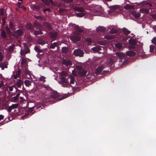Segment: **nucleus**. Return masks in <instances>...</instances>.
Here are the masks:
<instances>
[{
	"label": "nucleus",
	"instance_id": "nucleus-29",
	"mask_svg": "<svg viewBox=\"0 0 156 156\" xmlns=\"http://www.w3.org/2000/svg\"><path fill=\"white\" fill-rule=\"evenodd\" d=\"M115 47L119 49L121 48L122 46V44L120 43L116 44H115Z\"/></svg>",
	"mask_w": 156,
	"mask_h": 156
},
{
	"label": "nucleus",
	"instance_id": "nucleus-60",
	"mask_svg": "<svg viewBox=\"0 0 156 156\" xmlns=\"http://www.w3.org/2000/svg\"><path fill=\"white\" fill-rule=\"evenodd\" d=\"M20 54H21V55H23L25 54L24 53V51L23 50H21V51H20Z\"/></svg>",
	"mask_w": 156,
	"mask_h": 156
},
{
	"label": "nucleus",
	"instance_id": "nucleus-12",
	"mask_svg": "<svg viewBox=\"0 0 156 156\" xmlns=\"http://www.w3.org/2000/svg\"><path fill=\"white\" fill-rule=\"evenodd\" d=\"M51 38L53 40H55L57 36V33L56 32H52L50 33Z\"/></svg>",
	"mask_w": 156,
	"mask_h": 156
},
{
	"label": "nucleus",
	"instance_id": "nucleus-26",
	"mask_svg": "<svg viewBox=\"0 0 156 156\" xmlns=\"http://www.w3.org/2000/svg\"><path fill=\"white\" fill-rule=\"evenodd\" d=\"M22 83V81L20 80V79H19L16 82V84L18 87H20L21 86Z\"/></svg>",
	"mask_w": 156,
	"mask_h": 156
},
{
	"label": "nucleus",
	"instance_id": "nucleus-25",
	"mask_svg": "<svg viewBox=\"0 0 156 156\" xmlns=\"http://www.w3.org/2000/svg\"><path fill=\"white\" fill-rule=\"evenodd\" d=\"M37 42L39 44H41V45H44L46 43V42L44 41L41 39L39 40Z\"/></svg>",
	"mask_w": 156,
	"mask_h": 156
},
{
	"label": "nucleus",
	"instance_id": "nucleus-44",
	"mask_svg": "<svg viewBox=\"0 0 156 156\" xmlns=\"http://www.w3.org/2000/svg\"><path fill=\"white\" fill-rule=\"evenodd\" d=\"M91 40L89 39H87L86 40V43L87 44H90L91 43Z\"/></svg>",
	"mask_w": 156,
	"mask_h": 156
},
{
	"label": "nucleus",
	"instance_id": "nucleus-28",
	"mask_svg": "<svg viewBox=\"0 0 156 156\" xmlns=\"http://www.w3.org/2000/svg\"><path fill=\"white\" fill-rule=\"evenodd\" d=\"M154 46L153 45H151L150 46V51L151 52L154 51Z\"/></svg>",
	"mask_w": 156,
	"mask_h": 156
},
{
	"label": "nucleus",
	"instance_id": "nucleus-20",
	"mask_svg": "<svg viewBox=\"0 0 156 156\" xmlns=\"http://www.w3.org/2000/svg\"><path fill=\"white\" fill-rule=\"evenodd\" d=\"M26 86L29 87L31 85V82L28 80H26L24 82Z\"/></svg>",
	"mask_w": 156,
	"mask_h": 156
},
{
	"label": "nucleus",
	"instance_id": "nucleus-13",
	"mask_svg": "<svg viewBox=\"0 0 156 156\" xmlns=\"http://www.w3.org/2000/svg\"><path fill=\"white\" fill-rule=\"evenodd\" d=\"M103 69V67L102 66H99L96 69V74H99Z\"/></svg>",
	"mask_w": 156,
	"mask_h": 156
},
{
	"label": "nucleus",
	"instance_id": "nucleus-4",
	"mask_svg": "<svg viewBox=\"0 0 156 156\" xmlns=\"http://www.w3.org/2000/svg\"><path fill=\"white\" fill-rule=\"evenodd\" d=\"M73 54L76 56H79L81 57L83 56L84 52L81 50L77 49L74 50Z\"/></svg>",
	"mask_w": 156,
	"mask_h": 156
},
{
	"label": "nucleus",
	"instance_id": "nucleus-22",
	"mask_svg": "<svg viewBox=\"0 0 156 156\" xmlns=\"http://www.w3.org/2000/svg\"><path fill=\"white\" fill-rule=\"evenodd\" d=\"M76 30L79 32H82L83 31V30L78 26H76L75 27Z\"/></svg>",
	"mask_w": 156,
	"mask_h": 156
},
{
	"label": "nucleus",
	"instance_id": "nucleus-17",
	"mask_svg": "<svg viewBox=\"0 0 156 156\" xmlns=\"http://www.w3.org/2000/svg\"><path fill=\"white\" fill-rule=\"evenodd\" d=\"M22 34V31L21 30H18L15 33V36L17 37L21 35Z\"/></svg>",
	"mask_w": 156,
	"mask_h": 156
},
{
	"label": "nucleus",
	"instance_id": "nucleus-24",
	"mask_svg": "<svg viewBox=\"0 0 156 156\" xmlns=\"http://www.w3.org/2000/svg\"><path fill=\"white\" fill-rule=\"evenodd\" d=\"M86 14V12H81V13H77L76 14V16L78 17H82Z\"/></svg>",
	"mask_w": 156,
	"mask_h": 156
},
{
	"label": "nucleus",
	"instance_id": "nucleus-33",
	"mask_svg": "<svg viewBox=\"0 0 156 156\" xmlns=\"http://www.w3.org/2000/svg\"><path fill=\"white\" fill-rule=\"evenodd\" d=\"M67 73L65 71H63L60 73V74L61 75L60 78L61 77H63V76H65L66 75Z\"/></svg>",
	"mask_w": 156,
	"mask_h": 156
},
{
	"label": "nucleus",
	"instance_id": "nucleus-62",
	"mask_svg": "<svg viewBox=\"0 0 156 156\" xmlns=\"http://www.w3.org/2000/svg\"><path fill=\"white\" fill-rule=\"evenodd\" d=\"M34 107H35V106H34L30 108L31 109L30 110L31 111L33 110L34 109Z\"/></svg>",
	"mask_w": 156,
	"mask_h": 156
},
{
	"label": "nucleus",
	"instance_id": "nucleus-36",
	"mask_svg": "<svg viewBox=\"0 0 156 156\" xmlns=\"http://www.w3.org/2000/svg\"><path fill=\"white\" fill-rule=\"evenodd\" d=\"M133 15L136 18H138L140 16V14L139 13H133Z\"/></svg>",
	"mask_w": 156,
	"mask_h": 156
},
{
	"label": "nucleus",
	"instance_id": "nucleus-34",
	"mask_svg": "<svg viewBox=\"0 0 156 156\" xmlns=\"http://www.w3.org/2000/svg\"><path fill=\"white\" fill-rule=\"evenodd\" d=\"M46 77L43 76H41L39 80L41 81H43V82H44L45 81V79Z\"/></svg>",
	"mask_w": 156,
	"mask_h": 156
},
{
	"label": "nucleus",
	"instance_id": "nucleus-40",
	"mask_svg": "<svg viewBox=\"0 0 156 156\" xmlns=\"http://www.w3.org/2000/svg\"><path fill=\"white\" fill-rule=\"evenodd\" d=\"M117 30L115 29H112L110 30V33L111 34H114L116 33Z\"/></svg>",
	"mask_w": 156,
	"mask_h": 156
},
{
	"label": "nucleus",
	"instance_id": "nucleus-50",
	"mask_svg": "<svg viewBox=\"0 0 156 156\" xmlns=\"http://www.w3.org/2000/svg\"><path fill=\"white\" fill-rule=\"evenodd\" d=\"M6 30L7 31L8 33V34H10V33H11V32L9 30V27H6Z\"/></svg>",
	"mask_w": 156,
	"mask_h": 156
},
{
	"label": "nucleus",
	"instance_id": "nucleus-43",
	"mask_svg": "<svg viewBox=\"0 0 156 156\" xmlns=\"http://www.w3.org/2000/svg\"><path fill=\"white\" fill-rule=\"evenodd\" d=\"M14 88L15 89V87L14 86H11L9 87L8 89L10 91H11L13 90Z\"/></svg>",
	"mask_w": 156,
	"mask_h": 156
},
{
	"label": "nucleus",
	"instance_id": "nucleus-9",
	"mask_svg": "<svg viewBox=\"0 0 156 156\" xmlns=\"http://www.w3.org/2000/svg\"><path fill=\"white\" fill-rule=\"evenodd\" d=\"M8 63L6 62H1L0 63V67H1L2 70H4L5 68H7Z\"/></svg>",
	"mask_w": 156,
	"mask_h": 156
},
{
	"label": "nucleus",
	"instance_id": "nucleus-64",
	"mask_svg": "<svg viewBox=\"0 0 156 156\" xmlns=\"http://www.w3.org/2000/svg\"><path fill=\"white\" fill-rule=\"evenodd\" d=\"M41 108H42V106H41L36 107V108H37H37H41Z\"/></svg>",
	"mask_w": 156,
	"mask_h": 156
},
{
	"label": "nucleus",
	"instance_id": "nucleus-18",
	"mask_svg": "<svg viewBox=\"0 0 156 156\" xmlns=\"http://www.w3.org/2000/svg\"><path fill=\"white\" fill-rule=\"evenodd\" d=\"M126 54L130 56H131L135 55L136 53L133 51H129L126 52Z\"/></svg>",
	"mask_w": 156,
	"mask_h": 156
},
{
	"label": "nucleus",
	"instance_id": "nucleus-57",
	"mask_svg": "<svg viewBox=\"0 0 156 156\" xmlns=\"http://www.w3.org/2000/svg\"><path fill=\"white\" fill-rule=\"evenodd\" d=\"M4 116L2 115H0V121L4 118Z\"/></svg>",
	"mask_w": 156,
	"mask_h": 156
},
{
	"label": "nucleus",
	"instance_id": "nucleus-5",
	"mask_svg": "<svg viewBox=\"0 0 156 156\" xmlns=\"http://www.w3.org/2000/svg\"><path fill=\"white\" fill-rule=\"evenodd\" d=\"M58 96V94L56 92H52L51 97H45V99H47L46 101H51L52 99H54Z\"/></svg>",
	"mask_w": 156,
	"mask_h": 156
},
{
	"label": "nucleus",
	"instance_id": "nucleus-2",
	"mask_svg": "<svg viewBox=\"0 0 156 156\" xmlns=\"http://www.w3.org/2000/svg\"><path fill=\"white\" fill-rule=\"evenodd\" d=\"M94 12H98L99 13L97 15L102 16H104L105 15L101 7L100 6H95L94 8Z\"/></svg>",
	"mask_w": 156,
	"mask_h": 156
},
{
	"label": "nucleus",
	"instance_id": "nucleus-52",
	"mask_svg": "<svg viewBox=\"0 0 156 156\" xmlns=\"http://www.w3.org/2000/svg\"><path fill=\"white\" fill-rule=\"evenodd\" d=\"M10 27L12 29V30H13L14 29L13 28V24L12 23H10Z\"/></svg>",
	"mask_w": 156,
	"mask_h": 156
},
{
	"label": "nucleus",
	"instance_id": "nucleus-23",
	"mask_svg": "<svg viewBox=\"0 0 156 156\" xmlns=\"http://www.w3.org/2000/svg\"><path fill=\"white\" fill-rule=\"evenodd\" d=\"M123 32L126 34H128L130 33V31L128 30L127 29L125 28H124L122 29Z\"/></svg>",
	"mask_w": 156,
	"mask_h": 156
},
{
	"label": "nucleus",
	"instance_id": "nucleus-63",
	"mask_svg": "<svg viewBox=\"0 0 156 156\" xmlns=\"http://www.w3.org/2000/svg\"><path fill=\"white\" fill-rule=\"evenodd\" d=\"M152 17L153 18L156 19V15H152Z\"/></svg>",
	"mask_w": 156,
	"mask_h": 156
},
{
	"label": "nucleus",
	"instance_id": "nucleus-3",
	"mask_svg": "<svg viewBox=\"0 0 156 156\" xmlns=\"http://www.w3.org/2000/svg\"><path fill=\"white\" fill-rule=\"evenodd\" d=\"M76 69L77 72L80 75L83 76L86 75L87 71L85 69H83L82 66H76Z\"/></svg>",
	"mask_w": 156,
	"mask_h": 156
},
{
	"label": "nucleus",
	"instance_id": "nucleus-27",
	"mask_svg": "<svg viewBox=\"0 0 156 156\" xmlns=\"http://www.w3.org/2000/svg\"><path fill=\"white\" fill-rule=\"evenodd\" d=\"M68 51V48L65 47H63L62 48V53L66 54Z\"/></svg>",
	"mask_w": 156,
	"mask_h": 156
},
{
	"label": "nucleus",
	"instance_id": "nucleus-48",
	"mask_svg": "<svg viewBox=\"0 0 156 156\" xmlns=\"http://www.w3.org/2000/svg\"><path fill=\"white\" fill-rule=\"evenodd\" d=\"M141 10H143L144 12H145V13H148L149 12V10L147 9H140Z\"/></svg>",
	"mask_w": 156,
	"mask_h": 156
},
{
	"label": "nucleus",
	"instance_id": "nucleus-35",
	"mask_svg": "<svg viewBox=\"0 0 156 156\" xmlns=\"http://www.w3.org/2000/svg\"><path fill=\"white\" fill-rule=\"evenodd\" d=\"M113 37L112 36H105L104 38L108 40H111L113 39Z\"/></svg>",
	"mask_w": 156,
	"mask_h": 156
},
{
	"label": "nucleus",
	"instance_id": "nucleus-53",
	"mask_svg": "<svg viewBox=\"0 0 156 156\" xmlns=\"http://www.w3.org/2000/svg\"><path fill=\"white\" fill-rule=\"evenodd\" d=\"M19 96V94L18 93L16 95V97H14V100H16L17 99L18 97Z\"/></svg>",
	"mask_w": 156,
	"mask_h": 156
},
{
	"label": "nucleus",
	"instance_id": "nucleus-19",
	"mask_svg": "<svg viewBox=\"0 0 156 156\" xmlns=\"http://www.w3.org/2000/svg\"><path fill=\"white\" fill-rule=\"evenodd\" d=\"M24 46L25 47V50L24 51V53L25 54H27L30 52V50L27 47V44L26 43H24Z\"/></svg>",
	"mask_w": 156,
	"mask_h": 156
},
{
	"label": "nucleus",
	"instance_id": "nucleus-14",
	"mask_svg": "<svg viewBox=\"0 0 156 156\" xmlns=\"http://www.w3.org/2000/svg\"><path fill=\"white\" fill-rule=\"evenodd\" d=\"M91 49L94 52H97L100 51L101 50V48L100 46H98L93 48Z\"/></svg>",
	"mask_w": 156,
	"mask_h": 156
},
{
	"label": "nucleus",
	"instance_id": "nucleus-1",
	"mask_svg": "<svg viewBox=\"0 0 156 156\" xmlns=\"http://www.w3.org/2000/svg\"><path fill=\"white\" fill-rule=\"evenodd\" d=\"M61 81L59 82V83L62 84L63 87H69L70 86L69 81L71 84H74L75 82L74 78L72 76H69L67 79L64 77H61Z\"/></svg>",
	"mask_w": 156,
	"mask_h": 156
},
{
	"label": "nucleus",
	"instance_id": "nucleus-31",
	"mask_svg": "<svg viewBox=\"0 0 156 156\" xmlns=\"http://www.w3.org/2000/svg\"><path fill=\"white\" fill-rule=\"evenodd\" d=\"M111 9H115L117 11L119 9V6L118 5H115L112 6L111 7Z\"/></svg>",
	"mask_w": 156,
	"mask_h": 156
},
{
	"label": "nucleus",
	"instance_id": "nucleus-46",
	"mask_svg": "<svg viewBox=\"0 0 156 156\" xmlns=\"http://www.w3.org/2000/svg\"><path fill=\"white\" fill-rule=\"evenodd\" d=\"M152 43L156 45V37H154L152 40Z\"/></svg>",
	"mask_w": 156,
	"mask_h": 156
},
{
	"label": "nucleus",
	"instance_id": "nucleus-15",
	"mask_svg": "<svg viewBox=\"0 0 156 156\" xmlns=\"http://www.w3.org/2000/svg\"><path fill=\"white\" fill-rule=\"evenodd\" d=\"M97 31L99 32H104L105 30V28L103 27L100 26L97 28Z\"/></svg>",
	"mask_w": 156,
	"mask_h": 156
},
{
	"label": "nucleus",
	"instance_id": "nucleus-38",
	"mask_svg": "<svg viewBox=\"0 0 156 156\" xmlns=\"http://www.w3.org/2000/svg\"><path fill=\"white\" fill-rule=\"evenodd\" d=\"M114 61L112 59V58H111L110 59L109 62H108V64L109 65H112L114 62Z\"/></svg>",
	"mask_w": 156,
	"mask_h": 156
},
{
	"label": "nucleus",
	"instance_id": "nucleus-58",
	"mask_svg": "<svg viewBox=\"0 0 156 156\" xmlns=\"http://www.w3.org/2000/svg\"><path fill=\"white\" fill-rule=\"evenodd\" d=\"M25 62V60L24 59L22 58L21 60V63L24 64Z\"/></svg>",
	"mask_w": 156,
	"mask_h": 156
},
{
	"label": "nucleus",
	"instance_id": "nucleus-61",
	"mask_svg": "<svg viewBox=\"0 0 156 156\" xmlns=\"http://www.w3.org/2000/svg\"><path fill=\"white\" fill-rule=\"evenodd\" d=\"M20 101L21 102H22L23 101L24 99L22 97H20Z\"/></svg>",
	"mask_w": 156,
	"mask_h": 156
},
{
	"label": "nucleus",
	"instance_id": "nucleus-30",
	"mask_svg": "<svg viewBox=\"0 0 156 156\" xmlns=\"http://www.w3.org/2000/svg\"><path fill=\"white\" fill-rule=\"evenodd\" d=\"M57 46V43L54 42L50 46V48L52 49H54Z\"/></svg>",
	"mask_w": 156,
	"mask_h": 156
},
{
	"label": "nucleus",
	"instance_id": "nucleus-55",
	"mask_svg": "<svg viewBox=\"0 0 156 156\" xmlns=\"http://www.w3.org/2000/svg\"><path fill=\"white\" fill-rule=\"evenodd\" d=\"M3 59V56L2 54V52L0 53V61H1Z\"/></svg>",
	"mask_w": 156,
	"mask_h": 156
},
{
	"label": "nucleus",
	"instance_id": "nucleus-8",
	"mask_svg": "<svg viewBox=\"0 0 156 156\" xmlns=\"http://www.w3.org/2000/svg\"><path fill=\"white\" fill-rule=\"evenodd\" d=\"M73 9L77 11H79L81 12H86L84 10V9L82 7H77L74 6L73 7Z\"/></svg>",
	"mask_w": 156,
	"mask_h": 156
},
{
	"label": "nucleus",
	"instance_id": "nucleus-54",
	"mask_svg": "<svg viewBox=\"0 0 156 156\" xmlns=\"http://www.w3.org/2000/svg\"><path fill=\"white\" fill-rule=\"evenodd\" d=\"M64 2H70L73 1V0H63Z\"/></svg>",
	"mask_w": 156,
	"mask_h": 156
},
{
	"label": "nucleus",
	"instance_id": "nucleus-59",
	"mask_svg": "<svg viewBox=\"0 0 156 156\" xmlns=\"http://www.w3.org/2000/svg\"><path fill=\"white\" fill-rule=\"evenodd\" d=\"M45 26H46L47 27L49 28L50 27V25L48 23H45L44 24Z\"/></svg>",
	"mask_w": 156,
	"mask_h": 156
},
{
	"label": "nucleus",
	"instance_id": "nucleus-39",
	"mask_svg": "<svg viewBox=\"0 0 156 156\" xmlns=\"http://www.w3.org/2000/svg\"><path fill=\"white\" fill-rule=\"evenodd\" d=\"M12 109L17 108L18 107V105L16 104H13L11 106Z\"/></svg>",
	"mask_w": 156,
	"mask_h": 156
},
{
	"label": "nucleus",
	"instance_id": "nucleus-37",
	"mask_svg": "<svg viewBox=\"0 0 156 156\" xmlns=\"http://www.w3.org/2000/svg\"><path fill=\"white\" fill-rule=\"evenodd\" d=\"M35 50L38 52H42V50L38 48L37 47H35L34 48Z\"/></svg>",
	"mask_w": 156,
	"mask_h": 156
},
{
	"label": "nucleus",
	"instance_id": "nucleus-7",
	"mask_svg": "<svg viewBox=\"0 0 156 156\" xmlns=\"http://www.w3.org/2000/svg\"><path fill=\"white\" fill-rule=\"evenodd\" d=\"M62 63L63 65L65 66H69L72 65L71 61L68 59H64L63 60Z\"/></svg>",
	"mask_w": 156,
	"mask_h": 156
},
{
	"label": "nucleus",
	"instance_id": "nucleus-47",
	"mask_svg": "<svg viewBox=\"0 0 156 156\" xmlns=\"http://www.w3.org/2000/svg\"><path fill=\"white\" fill-rule=\"evenodd\" d=\"M67 97H68V96H67V95H64L63 96H62L61 98H59L58 99L59 101H60L62 99H64L65 98H67Z\"/></svg>",
	"mask_w": 156,
	"mask_h": 156
},
{
	"label": "nucleus",
	"instance_id": "nucleus-42",
	"mask_svg": "<svg viewBox=\"0 0 156 156\" xmlns=\"http://www.w3.org/2000/svg\"><path fill=\"white\" fill-rule=\"evenodd\" d=\"M1 35L4 37H5L6 36L5 32L4 31H2L1 34Z\"/></svg>",
	"mask_w": 156,
	"mask_h": 156
},
{
	"label": "nucleus",
	"instance_id": "nucleus-56",
	"mask_svg": "<svg viewBox=\"0 0 156 156\" xmlns=\"http://www.w3.org/2000/svg\"><path fill=\"white\" fill-rule=\"evenodd\" d=\"M12 109V108L10 106L9 107V108L8 109V111L9 112H10Z\"/></svg>",
	"mask_w": 156,
	"mask_h": 156
},
{
	"label": "nucleus",
	"instance_id": "nucleus-41",
	"mask_svg": "<svg viewBox=\"0 0 156 156\" xmlns=\"http://www.w3.org/2000/svg\"><path fill=\"white\" fill-rule=\"evenodd\" d=\"M129 42L130 44H134L135 43V41L133 40L132 39H129Z\"/></svg>",
	"mask_w": 156,
	"mask_h": 156
},
{
	"label": "nucleus",
	"instance_id": "nucleus-6",
	"mask_svg": "<svg viewBox=\"0 0 156 156\" xmlns=\"http://www.w3.org/2000/svg\"><path fill=\"white\" fill-rule=\"evenodd\" d=\"M70 39L74 42H76L79 41L81 39L80 37L78 35L75 34L70 37Z\"/></svg>",
	"mask_w": 156,
	"mask_h": 156
},
{
	"label": "nucleus",
	"instance_id": "nucleus-32",
	"mask_svg": "<svg viewBox=\"0 0 156 156\" xmlns=\"http://www.w3.org/2000/svg\"><path fill=\"white\" fill-rule=\"evenodd\" d=\"M41 34H42V33L40 30L35 31L34 32V34L35 35Z\"/></svg>",
	"mask_w": 156,
	"mask_h": 156
},
{
	"label": "nucleus",
	"instance_id": "nucleus-16",
	"mask_svg": "<svg viewBox=\"0 0 156 156\" xmlns=\"http://www.w3.org/2000/svg\"><path fill=\"white\" fill-rule=\"evenodd\" d=\"M116 55L120 58H122L125 56V54L122 52H117L116 53Z\"/></svg>",
	"mask_w": 156,
	"mask_h": 156
},
{
	"label": "nucleus",
	"instance_id": "nucleus-10",
	"mask_svg": "<svg viewBox=\"0 0 156 156\" xmlns=\"http://www.w3.org/2000/svg\"><path fill=\"white\" fill-rule=\"evenodd\" d=\"M41 1L47 5H49L50 3L53 5H55L52 0H41Z\"/></svg>",
	"mask_w": 156,
	"mask_h": 156
},
{
	"label": "nucleus",
	"instance_id": "nucleus-21",
	"mask_svg": "<svg viewBox=\"0 0 156 156\" xmlns=\"http://www.w3.org/2000/svg\"><path fill=\"white\" fill-rule=\"evenodd\" d=\"M124 8L126 9H132L133 8V7L132 5L127 4L124 6Z\"/></svg>",
	"mask_w": 156,
	"mask_h": 156
},
{
	"label": "nucleus",
	"instance_id": "nucleus-49",
	"mask_svg": "<svg viewBox=\"0 0 156 156\" xmlns=\"http://www.w3.org/2000/svg\"><path fill=\"white\" fill-rule=\"evenodd\" d=\"M33 27V26L31 24H29L28 25L27 28L30 30H32V28Z\"/></svg>",
	"mask_w": 156,
	"mask_h": 156
},
{
	"label": "nucleus",
	"instance_id": "nucleus-11",
	"mask_svg": "<svg viewBox=\"0 0 156 156\" xmlns=\"http://www.w3.org/2000/svg\"><path fill=\"white\" fill-rule=\"evenodd\" d=\"M20 75V72L19 71L13 73V77L15 79H16L17 78H19Z\"/></svg>",
	"mask_w": 156,
	"mask_h": 156
},
{
	"label": "nucleus",
	"instance_id": "nucleus-45",
	"mask_svg": "<svg viewBox=\"0 0 156 156\" xmlns=\"http://www.w3.org/2000/svg\"><path fill=\"white\" fill-rule=\"evenodd\" d=\"M34 9H36L37 10H38L41 8L40 6H37L36 5H34Z\"/></svg>",
	"mask_w": 156,
	"mask_h": 156
},
{
	"label": "nucleus",
	"instance_id": "nucleus-51",
	"mask_svg": "<svg viewBox=\"0 0 156 156\" xmlns=\"http://www.w3.org/2000/svg\"><path fill=\"white\" fill-rule=\"evenodd\" d=\"M46 11H48V12H50L51 11V10L49 8H47V9H44V12H45Z\"/></svg>",
	"mask_w": 156,
	"mask_h": 156
}]
</instances>
